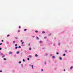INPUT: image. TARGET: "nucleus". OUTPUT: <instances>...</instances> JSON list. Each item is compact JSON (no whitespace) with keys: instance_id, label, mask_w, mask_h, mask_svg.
<instances>
[{"instance_id":"4be33fe9","label":"nucleus","mask_w":73,"mask_h":73,"mask_svg":"<svg viewBox=\"0 0 73 73\" xmlns=\"http://www.w3.org/2000/svg\"><path fill=\"white\" fill-rule=\"evenodd\" d=\"M42 42H43L42 41H40V43H42Z\"/></svg>"},{"instance_id":"bb28decb","label":"nucleus","mask_w":73,"mask_h":73,"mask_svg":"<svg viewBox=\"0 0 73 73\" xmlns=\"http://www.w3.org/2000/svg\"><path fill=\"white\" fill-rule=\"evenodd\" d=\"M2 44H3V43H0V45H2Z\"/></svg>"},{"instance_id":"6ab92c4d","label":"nucleus","mask_w":73,"mask_h":73,"mask_svg":"<svg viewBox=\"0 0 73 73\" xmlns=\"http://www.w3.org/2000/svg\"><path fill=\"white\" fill-rule=\"evenodd\" d=\"M17 44H15V46H17Z\"/></svg>"},{"instance_id":"4c0bfd02","label":"nucleus","mask_w":73,"mask_h":73,"mask_svg":"<svg viewBox=\"0 0 73 73\" xmlns=\"http://www.w3.org/2000/svg\"><path fill=\"white\" fill-rule=\"evenodd\" d=\"M35 36H32V37H33V38H34V37H35Z\"/></svg>"},{"instance_id":"72a5a7b5","label":"nucleus","mask_w":73,"mask_h":73,"mask_svg":"<svg viewBox=\"0 0 73 73\" xmlns=\"http://www.w3.org/2000/svg\"><path fill=\"white\" fill-rule=\"evenodd\" d=\"M22 44H24V42H22Z\"/></svg>"},{"instance_id":"7ed1b4c3","label":"nucleus","mask_w":73,"mask_h":73,"mask_svg":"<svg viewBox=\"0 0 73 73\" xmlns=\"http://www.w3.org/2000/svg\"><path fill=\"white\" fill-rule=\"evenodd\" d=\"M42 33H45V32L43 31L42 32Z\"/></svg>"},{"instance_id":"2f4dec72","label":"nucleus","mask_w":73,"mask_h":73,"mask_svg":"<svg viewBox=\"0 0 73 73\" xmlns=\"http://www.w3.org/2000/svg\"><path fill=\"white\" fill-rule=\"evenodd\" d=\"M27 60H28V61H29V58H28L27 59Z\"/></svg>"},{"instance_id":"a211bd4d","label":"nucleus","mask_w":73,"mask_h":73,"mask_svg":"<svg viewBox=\"0 0 73 73\" xmlns=\"http://www.w3.org/2000/svg\"><path fill=\"white\" fill-rule=\"evenodd\" d=\"M21 62H19V64H20V63H21Z\"/></svg>"},{"instance_id":"4468645a","label":"nucleus","mask_w":73,"mask_h":73,"mask_svg":"<svg viewBox=\"0 0 73 73\" xmlns=\"http://www.w3.org/2000/svg\"><path fill=\"white\" fill-rule=\"evenodd\" d=\"M5 57V55H3L2 56V57Z\"/></svg>"},{"instance_id":"f704fd0d","label":"nucleus","mask_w":73,"mask_h":73,"mask_svg":"<svg viewBox=\"0 0 73 73\" xmlns=\"http://www.w3.org/2000/svg\"><path fill=\"white\" fill-rule=\"evenodd\" d=\"M50 35H51V34H49V36H50Z\"/></svg>"},{"instance_id":"58836bf2","label":"nucleus","mask_w":73,"mask_h":73,"mask_svg":"<svg viewBox=\"0 0 73 73\" xmlns=\"http://www.w3.org/2000/svg\"><path fill=\"white\" fill-rule=\"evenodd\" d=\"M20 30H18V32H20Z\"/></svg>"},{"instance_id":"393cba45","label":"nucleus","mask_w":73,"mask_h":73,"mask_svg":"<svg viewBox=\"0 0 73 73\" xmlns=\"http://www.w3.org/2000/svg\"><path fill=\"white\" fill-rule=\"evenodd\" d=\"M65 56V54H63V56Z\"/></svg>"},{"instance_id":"f3484780","label":"nucleus","mask_w":73,"mask_h":73,"mask_svg":"<svg viewBox=\"0 0 73 73\" xmlns=\"http://www.w3.org/2000/svg\"><path fill=\"white\" fill-rule=\"evenodd\" d=\"M1 55V56H2V55H3V54L2 53H1V54H0Z\"/></svg>"},{"instance_id":"ea45409f","label":"nucleus","mask_w":73,"mask_h":73,"mask_svg":"<svg viewBox=\"0 0 73 73\" xmlns=\"http://www.w3.org/2000/svg\"><path fill=\"white\" fill-rule=\"evenodd\" d=\"M2 42H4V40H2Z\"/></svg>"},{"instance_id":"a878e982","label":"nucleus","mask_w":73,"mask_h":73,"mask_svg":"<svg viewBox=\"0 0 73 73\" xmlns=\"http://www.w3.org/2000/svg\"><path fill=\"white\" fill-rule=\"evenodd\" d=\"M22 60H23V61H24V62L25 61V60H24V59H23Z\"/></svg>"},{"instance_id":"79ce46f5","label":"nucleus","mask_w":73,"mask_h":73,"mask_svg":"<svg viewBox=\"0 0 73 73\" xmlns=\"http://www.w3.org/2000/svg\"><path fill=\"white\" fill-rule=\"evenodd\" d=\"M41 70H42V71H43V69H41Z\"/></svg>"},{"instance_id":"e433bc0d","label":"nucleus","mask_w":73,"mask_h":73,"mask_svg":"<svg viewBox=\"0 0 73 73\" xmlns=\"http://www.w3.org/2000/svg\"><path fill=\"white\" fill-rule=\"evenodd\" d=\"M21 28V27H20V26H19V28Z\"/></svg>"},{"instance_id":"f03ea898","label":"nucleus","mask_w":73,"mask_h":73,"mask_svg":"<svg viewBox=\"0 0 73 73\" xmlns=\"http://www.w3.org/2000/svg\"><path fill=\"white\" fill-rule=\"evenodd\" d=\"M38 55L37 54H36L35 55V56L36 57H38Z\"/></svg>"},{"instance_id":"1a4fd4ad","label":"nucleus","mask_w":73,"mask_h":73,"mask_svg":"<svg viewBox=\"0 0 73 73\" xmlns=\"http://www.w3.org/2000/svg\"><path fill=\"white\" fill-rule=\"evenodd\" d=\"M16 42L15 41H14L13 42V44H15V43Z\"/></svg>"},{"instance_id":"5701e85b","label":"nucleus","mask_w":73,"mask_h":73,"mask_svg":"<svg viewBox=\"0 0 73 73\" xmlns=\"http://www.w3.org/2000/svg\"><path fill=\"white\" fill-rule=\"evenodd\" d=\"M17 48H18L17 47H15V48L16 49H17Z\"/></svg>"},{"instance_id":"7c9ffc66","label":"nucleus","mask_w":73,"mask_h":73,"mask_svg":"<svg viewBox=\"0 0 73 73\" xmlns=\"http://www.w3.org/2000/svg\"><path fill=\"white\" fill-rule=\"evenodd\" d=\"M59 54V53L58 52H57L56 53L57 54Z\"/></svg>"},{"instance_id":"20e7f679","label":"nucleus","mask_w":73,"mask_h":73,"mask_svg":"<svg viewBox=\"0 0 73 73\" xmlns=\"http://www.w3.org/2000/svg\"><path fill=\"white\" fill-rule=\"evenodd\" d=\"M31 66H32V69H33V65H32Z\"/></svg>"},{"instance_id":"ddd939ff","label":"nucleus","mask_w":73,"mask_h":73,"mask_svg":"<svg viewBox=\"0 0 73 73\" xmlns=\"http://www.w3.org/2000/svg\"><path fill=\"white\" fill-rule=\"evenodd\" d=\"M46 38H47V37H44V39H46Z\"/></svg>"},{"instance_id":"0eeeda50","label":"nucleus","mask_w":73,"mask_h":73,"mask_svg":"<svg viewBox=\"0 0 73 73\" xmlns=\"http://www.w3.org/2000/svg\"><path fill=\"white\" fill-rule=\"evenodd\" d=\"M31 49H32L31 48H29V50H31Z\"/></svg>"},{"instance_id":"423d86ee","label":"nucleus","mask_w":73,"mask_h":73,"mask_svg":"<svg viewBox=\"0 0 73 73\" xmlns=\"http://www.w3.org/2000/svg\"><path fill=\"white\" fill-rule=\"evenodd\" d=\"M20 53V52H17V54H19V53Z\"/></svg>"},{"instance_id":"f8f14e48","label":"nucleus","mask_w":73,"mask_h":73,"mask_svg":"<svg viewBox=\"0 0 73 73\" xmlns=\"http://www.w3.org/2000/svg\"><path fill=\"white\" fill-rule=\"evenodd\" d=\"M9 36H10V35L9 34L7 35V37H9Z\"/></svg>"},{"instance_id":"412c9836","label":"nucleus","mask_w":73,"mask_h":73,"mask_svg":"<svg viewBox=\"0 0 73 73\" xmlns=\"http://www.w3.org/2000/svg\"><path fill=\"white\" fill-rule=\"evenodd\" d=\"M60 60H62V58H61V57H60Z\"/></svg>"},{"instance_id":"37998d69","label":"nucleus","mask_w":73,"mask_h":73,"mask_svg":"<svg viewBox=\"0 0 73 73\" xmlns=\"http://www.w3.org/2000/svg\"><path fill=\"white\" fill-rule=\"evenodd\" d=\"M58 45H60V43H58Z\"/></svg>"},{"instance_id":"c9c22d12","label":"nucleus","mask_w":73,"mask_h":73,"mask_svg":"<svg viewBox=\"0 0 73 73\" xmlns=\"http://www.w3.org/2000/svg\"><path fill=\"white\" fill-rule=\"evenodd\" d=\"M1 49H2L1 48H0V50H1Z\"/></svg>"},{"instance_id":"dca6fc26","label":"nucleus","mask_w":73,"mask_h":73,"mask_svg":"<svg viewBox=\"0 0 73 73\" xmlns=\"http://www.w3.org/2000/svg\"><path fill=\"white\" fill-rule=\"evenodd\" d=\"M35 32H36V33H37V32H38V31H36Z\"/></svg>"},{"instance_id":"2eb2a0df","label":"nucleus","mask_w":73,"mask_h":73,"mask_svg":"<svg viewBox=\"0 0 73 73\" xmlns=\"http://www.w3.org/2000/svg\"><path fill=\"white\" fill-rule=\"evenodd\" d=\"M24 31H27V29H25Z\"/></svg>"},{"instance_id":"c03bdc74","label":"nucleus","mask_w":73,"mask_h":73,"mask_svg":"<svg viewBox=\"0 0 73 73\" xmlns=\"http://www.w3.org/2000/svg\"><path fill=\"white\" fill-rule=\"evenodd\" d=\"M63 70H64V71H65V69H64Z\"/></svg>"},{"instance_id":"c756f323","label":"nucleus","mask_w":73,"mask_h":73,"mask_svg":"<svg viewBox=\"0 0 73 73\" xmlns=\"http://www.w3.org/2000/svg\"><path fill=\"white\" fill-rule=\"evenodd\" d=\"M31 45V44H30L29 43L28 44V46H29V45Z\"/></svg>"},{"instance_id":"39448f33","label":"nucleus","mask_w":73,"mask_h":73,"mask_svg":"<svg viewBox=\"0 0 73 73\" xmlns=\"http://www.w3.org/2000/svg\"><path fill=\"white\" fill-rule=\"evenodd\" d=\"M73 68V66H71L70 68V69H72Z\"/></svg>"},{"instance_id":"cd10ccee","label":"nucleus","mask_w":73,"mask_h":73,"mask_svg":"<svg viewBox=\"0 0 73 73\" xmlns=\"http://www.w3.org/2000/svg\"><path fill=\"white\" fill-rule=\"evenodd\" d=\"M4 60H5V61L6 60V59L5 58H4Z\"/></svg>"},{"instance_id":"473e14b6","label":"nucleus","mask_w":73,"mask_h":73,"mask_svg":"<svg viewBox=\"0 0 73 73\" xmlns=\"http://www.w3.org/2000/svg\"><path fill=\"white\" fill-rule=\"evenodd\" d=\"M15 38H16V39H17V38H18L17 37H15Z\"/></svg>"},{"instance_id":"9b49d317","label":"nucleus","mask_w":73,"mask_h":73,"mask_svg":"<svg viewBox=\"0 0 73 73\" xmlns=\"http://www.w3.org/2000/svg\"><path fill=\"white\" fill-rule=\"evenodd\" d=\"M9 54H12V52H9Z\"/></svg>"},{"instance_id":"a19ab883","label":"nucleus","mask_w":73,"mask_h":73,"mask_svg":"<svg viewBox=\"0 0 73 73\" xmlns=\"http://www.w3.org/2000/svg\"><path fill=\"white\" fill-rule=\"evenodd\" d=\"M0 72H2V70H0Z\"/></svg>"},{"instance_id":"9d476101","label":"nucleus","mask_w":73,"mask_h":73,"mask_svg":"<svg viewBox=\"0 0 73 73\" xmlns=\"http://www.w3.org/2000/svg\"><path fill=\"white\" fill-rule=\"evenodd\" d=\"M52 58H55V57H54V56H53L52 57Z\"/></svg>"},{"instance_id":"6e6552de","label":"nucleus","mask_w":73,"mask_h":73,"mask_svg":"<svg viewBox=\"0 0 73 73\" xmlns=\"http://www.w3.org/2000/svg\"><path fill=\"white\" fill-rule=\"evenodd\" d=\"M36 39L37 40H38V39H39V38H38V37H36Z\"/></svg>"},{"instance_id":"aec40b11","label":"nucleus","mask_w":73,"mask_h":73,"mask_svg":"<svg viewBox=\"0 0 73 73\" xmlns=\"http://www.w3.org/2000/svg\"><path fill=\"white\" fill-rule=\"evenodd\" d=\"M21 48V47L20 46H19V47H18V48Z\"/></svg>"},{"instance_id":"c85d7f7f","label":"nucleus","mask_w":73,"mask_h":73,"mask_svg":"<svg viewBox=\"0 0 73 73\" xmlns=\"http://www.w3.org/2000/svg\"><path fill=\"white\" fill-rule=\"evenodd\" d=\"M21 42H23V40H21Z\"/></svg>"},{"instance_id":"f257e3e1","label":"nucleus","mask_w":73,"mask_h":73,"mask_svg":"<svg viewBox=\"0 0 73 73\" xmlns=\"http://www.w3.org/2000/svg\"><path fill=\"white\" fill-rule=\"evenodd\" d=\"M28 57L29 58H32V56H31V55H29L28 56Z\"/></svg>"},{"instance_id":"a18cd8bd","label":"nucleus","mask_w":73,"mask_h":73,"mask_svg":"<svg viewBox=\"0 0 73 73\" xmlns=\"http://www.w3.org/2000/svg\"><path fill=\"white\" fill-rule=\"evenodd\" d=\"M1 52H0V53Z\"/></svg>"},{"instance_id":"b1692460","label":"nucleus","mask_w":73,"mask_h":73,"mask_svg":"<svg viewBox=\"0 0 73 73\" xmlns=\"http://www.w3.org/2000/svg\"><path fill=\"white\" fill-rule=\"evenodd\" d=\"M65 52L66 53H67V50H65Z\"/></svg>"}]
</instances>
